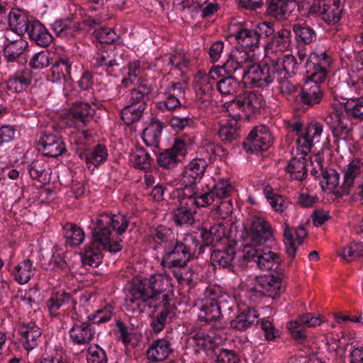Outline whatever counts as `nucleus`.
<instances>
[{"mask_svg":"<svg viewBox=\"0 0 363 363\" xmlns=\"http://www.w3.org/2000/svg\"><path fill=\"white\" fill-rule=\"evenodd\" d=\"M343 5L341 0H325L319 11L323 21L328 24H335L341 18Z\"/></svg>","mask_w":363,"mask_h":363,"instance_id":"21","label":"nucleus"},{"mask_svg":"<svg viewBox=\"0 0 363 363\" xmlns=\"http://www.w3.org/2000/svg\"><path fill=\"white\" fill-rule=\"evenodd\" d=\"M189 57L183 51H177L169 57L168 65L172 68L182 69L189 66Z\"/></svg>","mask_w":363,"mask_h":363,"instance_id":"64","label":"nucleus"},{"mask_svg":"<svg viewBox=\"0 0 363 363\" xmlns=\"http://www.w3.org/2000/svg\"><path fill=\"white\" fill-rule=\"evenodd\" d=\"M201 238L205 245H216L223 240L228 241L225 238L224 226L220 223L211 226L208 229H203L201 232Z\"/></svg>","mask_w":363,"mask_h":363,"instance_id":"38","label":"nucleus"},{"mask_svg":"<svg viewBox=\"0 0 363 363\" xmlns=\"http://www.w3.org/2000/svg\"><path fill=\"white\" fill-rule=\"evenodd\" d=\"M339 104L344 105V108H345L348 115L363 119V98L341 101Z\"/></svg>","mask_w":363,"mask_h":363,"instance_id":"59","label":"nucleus"},{"mask_svg":"<svg viewBox=\"0 0 363 363\" xmlns=\"http://www.w3.org/2000/svg\"><path fill=\"white\" fill-rule=\"evenodd\" d=\"M94 60L96 67H102L105 69L119 65L114 57V49L112 45H100Z\"/></svg>","mask_w":363,"mask_h":363,"instance_id":"31","label":"nucleus"},{"mask_svg":"<svg viewBox=\"0 0 363 363\" xmlns=\"http://www.w3.org/2000/svg\"><path fill=\"white\" fill-rule=\"evenodd\" d=\"M171 352L169 343L166 340L154 342L147 351V359L151 362L164 360Z\"/></svg>","mask_w":363,"mask_h":363,"instance_id":"34","label":"nucleus"},{"mask_svg":"<svg viewBox=\"0 0 363 363\" xmlns=\"http://www.w3.org/2000/svg\"><path fill=\"white\" fill-rule=\"evenodd\" d=\"M207 167V162L203 159H194L186 168L183 174L182 184H177V187L184 188L186 186L196 185L197 178L201 177Z\"/></svg>","mask_w":363,"mask_h":363,"instance_id":"20","label":"nucleus"},{"mask_svg":"<svg viewBox=\"0 0 363 363\" xmlns=\"http://www.w3.org/2000/svg\"><path fill=\"white\" fill-rule=\"evenodd\" d=\"M131 163L139 169H146L150 164V157L143 149L138 148L133 151L130 155Z\"/></svg>","mask_w":363,"mask_h":363,"instance_id":"58","label":"nucleus"},{"mask_svg":"<svg viewBox=\"0 0 363 363\" xmlns=\"http://www.w3.org/2000/svg\"><path fill=\"white\" fill-rule=\"evenodd\" d=\"M339 181L340 176L335 170L321 169L320 184L323 191L328 193L335 192L338 187Z\"/></svg>","mask_w":363,"mask_h":363,"instance_id":"45","label":"nucleus"},{"mask_svg":"<svg viewBox=\"0 0 363 363\" xmlns=\"http://www.w3.org/2000/svg\"><path fill=\"white\" fill-rule=\"evenodd\" d=\"M20 335L26 349L32 350L38 345L42 332L34 323H29L21 327Z\"/></svg>","mask_w":363,"mask_h":363,"instance_id":"30","label":"nucleus"},{"mask_svg":"<svg viewBox=\"0 0 363 363\" xmlns=\"http://www.w3.org/2000/svg\"><path fill=\"white\" fill-rule=\"evenodd\" d=\"M150 93V89L145 85H140L137 88L133 89L130 94V104L140 105L143 104L145 108V101Z\"/></svg>","mask_w":363,"mask_h":363,"instance_id":"62","label":"nucleus"},{"mask_svg":"<svg viewBox=\"0 0 363 363\" xmlns=\"http://www.w3.org/2000/svg\"><path fill=\"white\" fill-rule=\"evenodd\" d=\"M293 154H296V149L293 150ZM298 158H292L287 166V171L291 177L294 179L301 181L304 179L307 175L306 169V155H299Z\"/></svg>","mask_w":363,"mask_h":363,"instance_id":"39","label":"nucleus"},{"mask_svg":"<svg viewBox=\"0 0 363 363\" xmlns=\"http://www.w3.org/2000/svg\"><path fill=\"white\" fill-rule=\"evenodd\" d=\"M222 300L214 297H206L198 301L196 304L199 308L198 317L199 320L210 322L218 319L220 316V307Z\"/></svg>","mask_w":363,"mask_h":363,"instance_id":"17","label":"nucleus"},{"mask_svg":"<svg viewBox=\"0 0 363 363\" xmlns=\"http://www.w3.org/2000/svg\"><path fill=\"white\" fill-rule=\"evenodd\" d=\"M30 84L27 72H18L11 77L7 82V88L13 93H19L25 90Z\"/></svg>","mask_w":363,"mask_h":363,"instance_id":"50","label":"nucleus"},{"mask_svg":"<svg viewBox=\"0 0 363 363\" xmlns=\"http://www.w3.org/2000/svg\"><path fill=\"white\" fill-rule=\"evenodd\" d=\"M98 245L103 246L99 242L95 241L93 238L92 243L86 247L82 255V260L84 264L97 267L101 264L103 256Z\"/></svg>","mask_w":363,"mask_h":363,"instance_id":"41","label":"nucleus"},{"mask_svg":"<svg viewBox=\"0 0 363 363\" xmlns=\"http://www.w3.org/2000/svg\"><path fill=\"white\" fill-rule=\"evenodd\" d=\"M44 154L51 157L60 156L65 150V145L61 138L52 135H45L39 141Z\"/></svg>","mask_w":363,"mask_h":363,"instance_id":"24","label":"nucleus"},{"mask_svg":"<svg viewBox=\"0 0 363 363\" xmlns=\"http://www.w3.org/2000/svg\"><path fill=\"white\" fill-rule=\"evenodd\" d=\"M279 65L274 60L266 62L263 67L257 64L250 65L242 75V82L245 86L264 87L279 79V69H274Z\"/></svg>","mask_w":363,"mask_h":363,"instance_id":"4","label":"nucleus"},{"mask_svg":"<svg viewBox=\"0 0 363 363\" xmlns=\"http://www.w3.org/2000/svg\"><path fill=\"white\" fill-rule=\"evenodd\" d=\"M163 125L158 119H153L143 130L142 138L147 146H156L158 145Z\"/></svg>","mask_w":363,"mask_h":363,"instance_id":"35","label":"nucleus"},{"mask_svg":"<svg viewBox=\"0 0 363 363\" xmlns=\"http://www.w3.org/2000/svg\"><path fill=\"white\" fill-rule=\"evenodd\" d=\"M218 343V340L216 337L210 336L201 328L192 330L186 341L187 347L195 353L212 350Z\"/></svg>","mask_w":363,"mask_h":363,"instance_id":"14","label":"nucleus"},{"mask_svg":"<svg viewBox=\"0 0 363 363\" xmlns=\"http://www.w3.org/2000/svg\"><path fill=\"white\" fill-rule=\"evenodd\" d=\"M140 65L139 61H134L124 69V76L122 79L123 86H128L138 82V76L140 74Z\"/></svg>","mask_w":363,"mask_h":363,"instance_id":"56","label":"nucleus"},{"mask_svg":"<svg viewBox=\"0 0 363 363\" xmlns=\"http://www.w3.org/2000/svg\"><path fill=\"white\" fill-rule=\"evenodd\" d=\"M269 61L274 60L279 65L274 67V69H279V77L283 74V78L291 77L294 74L297 69V62L296 58L292 55H286L279 58H272L269 56Z\"/></svg>","mask_w":363,"mask_h":363,"instance_id":"37","label":"nucleus"},{"mask_svg":"<svg viewBox=\"0 0 363 363\" xmlns=\"http://www.w3.org/2000/svg\"><path fill=\"white\" fill-rule=\"evenodd\" d=\"M144 109L143 104L127 105L121 111V118L125 123L131 124L141 117Z\"/></svg>","mask_w":363,"mask_h":363,"instance_id":"52","label":"nucleus"},{"mask_svg":"<svg viewBox=\"0 0 363 363\" xmlns=\"http://www.w3.org/2000/svg\"><path fill=\"white\" fill-rule=\"evenodd\" d=\"M359 80L363 82L362 74H357V79H352L351 83L346 82H340L335 87V94L340 96L343 100L342 101L354 99V94H356L357 91V86Z\"/></svg>","mask_w":363,"mask_h":363,"instance_id":"40","label":"nucleus"},{"mask_svg":"<svg viewBox=\"0 0 363 363\" xmlns=\"http://www.w3.org/2000/svg\"><path fill=\"white\" fill-rule=\"evenodd\" d=\"M318 83L312 80L311 78H309V80L306 82L301 94V100L303 103L313 105L320 101L322 92L320 86L318 85Z\"/></svg>","mask_w":363,"mask_h":363,"instance_id":"36","label":"nucleus"},{"mask_svg":"<svg viewBox=\"0 0 363 363\" xmlns=\"http://www.w3.org/2000/svg\"><path fill=\"white\" fill-rule=\"evenodd\" d=\"M258 316L259 314L254 308H249L247 311L240 313L231 321V327L238 330H245L257 323Z\"/></svg>","mask_w":363,"mask_h":363,"instance_id":"42","label":"nucleus"},{"mask_svg":"<svg viewBox=\"0 0 363 363\" xmlns=\"http://www.w3.org/2000/svg\"><path fill=\"white\" fill-rule=\"evenodd\" d=\"M67 245L76 247L81 245L85 238L83 230L73 223H67L64 227Z\"/></svg>","mask_w":363,"mask_h":363,"instance_id":"46","label":"nucleus"},{"mask_svg":"<svg viewBox=\"0 0 363 363\" xmlns=\"http://www.w3.org/2000/svg\"><path fill=\"white\" fill-rule=\"evenodd\" d=\"M273 138L269 128L264 125L254 128L249 133L244 148L247 152L267 150L272 144Z\"/></svg>","mask_w":363,"mask_h":363,"instance_id":"10","label":"nucleus"},{"mask_svg":"<svg viewBox=\"0 0 363 363\" xmlns=\"http://www.w3.org/2000/svg\"><path fill=\"white\" fill-rule=\"evenodd\" d=\"M243 115L250 116L263 105V99L255 91H246L238 96Z\"/></svg>","mask_w":363,"mask_h":363,"instance_id":"29","label":"nucleus"},{"mask_svg":"<svg viewBox=\"0 0 363 363\" xmlns=\"http://www.w3.org/2000/svg\"><path fill=\"white\" fill-rule=\"evenodd\" d=\"M218 135L223 141H232L238 135L237 133V121L230 119L227 121H223L220 123Z\"/></svg>","mask_w":363,"mask_h":363,"instance_id":"53","label":"nucleus"},{"mask_svg":"<svg viewBox=\"0 0 363 363\" xmlns=\"http://www.w3.org/2000/svg\"><path fill=\"white\" fill-rule=\"evenodd\" d=\"M295 0H272L267 8V13L277 20H282L296 7Z\"/></svg>","mask_w":363,"mask_h":363,"instance_id":"25","label":"nucleus"},{"mask_svg":"<svg viewBox=\"0 0 363 363\" xmlns=\"http://www.w3.org/2000/svg\"><path fill=\"white\" fill-rule=\"evenodd\" d=\"M199 245L198 242L191 235L184 239V242H177L165 248L162 264L166 267H183L190 259Z\"/></svg>","mask_w":363,"mask_h":363,"instance_id":"5","label":"nucleus"},{"mask_svg":"<svg viewBox=\"0 0 363 363\" xmlns=\"http://www.w3.org/2000/svg\"><path fill=\"white\" fill-rule=\"evenodd\" d=\"M69 296L66 293H57L52 295L47 302V307L52 315H55V312L57 311L62 305L67 303Z\"/></svg>","mask_w":363,"mask_h":363,"instance_id":"63","label":"nucleus"},{"mask_svg":"<svg viewBox=\"0 0 363 363\" xmlns=\"http://www.w3.org/2000/svg\"><path fill=\"white\" fill-rule=\"evenodd\" d=\"M213 186L211 189L215 196L218 199H224L230 196L234 191V187L226 177H214Z\"/></svg>","mask_w":363,"mask_h":363,"instance_id":"48","label":"nucleus"},{"mask_svg":"<svg viewBox=\"0 0 363 363\" xmlns=\"http://www.w3.org/2000/svg\"><path fill=\"white\" fill-rule=\"evenodd\" d=\"M257 250V265L262 270H270L276 268L280 262V258L279 255L272 252L269 248H262L261 250L260 246L255 247ZM255 257H254L255 258Z\"/></svg>","mask_w":363,"mask_h":363,"instance_id":"27","label":"nucleus"},{"mask_svg":"<svg viewBox=\"0 0 363 363\" xmlns=\"http://www.w3.org/2000/svg\"><path fill=\"white\" fill-rule=\"evenodd\" d=\"M343 172L342 191L363 198V163L359 160H353L347 164Z\"/></svg>","mask_w":363,"mask_h":363,"instance_id":"8","label":"nucleus"},{"mask_svg":"<svg viewBox=\"0 0 363 363\" xmlns=\"http://www.w3.org/2000/svg\"><path fill=\"white\" fill-rule=\"evenodd\" d=\"M79 157L85 161L89 169L94 170L106 161L108 150L105 146L98 145L94 148L81 153Z\"/></svg>","mask_w":363,"mask_h":363,"instance_id":"22","label":"nucleus"},{"mask_svg":"<svg viewBox=\"0 0 363 363\" xmlns=\"http://www.w3.org/2000/svg\"><path fill=\"white\" fill-rule=\"evenodd\" d=\"M291 32L286 29H281L273 37L265 48L267 55L276 52H283L291 46Z\"/></svg>","mask_w":363,"mask_h":363,"instance_id":"23","label":"nucleus"},{"mask_svg":"<svg viewBox=\"0 0 363 363\" xmlns=\"http://www.w3.org/2000/svg\"><path fill=\"white\" fill-rule=\"evenodd\" d=\"M128 225L125 216L121 213L100 214L95 220H91L89 228L92 230V237L95 241L99 242L104 249L111 252H119L122 247L119 241L114 240L113 236L107 228L111 226L118 235L123 233Z\"/></svg>","mask_w":363,"mask_h":363,"instance_id":"2","label":"nucleus"},{"mask_svg":"<svg viewBox=\"0 0 363 363\" xmlns=\"http://www.w3.org/2000/svg\"><path fill=\"white\" fill-rule=\"evenodd\" d=\"M69 335L75 344L85 345L92 340L94 331L90 324L83 323L74 325L69 330Z\"/></svg>","mask_w":363,"mask_h":363,"instance_id":"32","label":"nucleus"},{"mask_svg":"<svg viewBox=\"0 0 363 363\" xmlns=\"http://www.w3.org/2000/svg\"><path fill=\"white\" fill-rule=\"evenodd\" d=\"M94 109L87 103L74 104L67 113V124L69 126L77 127L80 123L84 124L92 116Z\"/></svg>","mask_w":363,"mask_h":363,"instance_id":"19","label":"nucleus"},{"mask_svg":"<svg viewBox=\"0 0 363 363\" xmlns=\"http://www.w3.org/2000/svg\"><path fill=\"white\" fill-rule=\"evenodd\" d=\"M28 43L22 38L9 42L5 45L4 50V57L8 62L15 61L21 55Z\"/></svg>","mask_w":363,"mask_h":363,"instance_id":"49","label":"nucleus"},{"mask_svg":"<svg viewBox=\"0 0 363 363\" xmlns=\"http://www.w3.org/2000/svg\"><path fill=\"white\" fill-rule=\"evenodd\" d=\"M264 194L270 206L276 211L282 213L287 208L288 202L283 196L272 194L267 188L264 189Z\"/></svg>","mask_w":363,"mask_h":363,"instance_id":"60","label":"nucleus"},{"mask_svg":"<svg viewBox=\"0 0 363 363\" xmlns=\"http://www.w3.org/2000/svg\"><path fill=\"white\" fill-rule=\"evenodd\" d=\"M327 123L333 136L345 143L352 130V122L342 104H333L332 110L327 118Z\"/></svg>","mask_w":363,"mask_h":363,"instance_id":"6","label":"nucleus"},{"mask_svg":"<svg viewBox=\"0 0 363 363\" xmlns=\"http://www.w3.org/2000/svg\"><path fill=\"white\" fill-rule=\"evenodd\" d=\"M338 255L346 262H352L363 255V243L351 242Z\"/></svg>","mask_w":363,"mask_h":363,"instance_id":"54","label":"nucleus"},{"mask_svg":"<svg viewBox=\"0 0 363 363\" xmlns=\"http://www.w3.org/2000/svg\"><path fill=\"white\" fill-rule=\"evenodd\" d=\"M293 30L296 40L304 44H310L316 38L315 30L305 24H294Z\"/></svg>","mask_w":363,"mask_h":363,"instance_id":"51","label":"nucleus"},{"mask_svg":"<svg viewBox=\"0 0 363 363\" xmlns=\"http://www.w3.org/2000/svg\"><path fill=\"white\" fill-rule=\"evenodd\" d=\"M35 267L33 262L26 259L19 262L12 271L13 279L19 284H25L28 283L35 274Z\"/></svg>","mask_w":363,"mask_h":363,"instance_id":"28","label":"nucleus"},{"mask_svg":"<svg viewBox=\"0 0 363 363\" xmlns=\"http://www.w3.org/2000/svg\"><path fill=\"white\" fill-rule=\"evenodd\" d=\"M70 70L71 64L68 59L62 58L52 67L50 80L56 83L65 81L69 77Z\"/></svg>","mask_w":363,"mask_h":363,"instance_id":"44","label":"nucleus"},{"mask_svg":"<svg viewBox=\"0 0 363 363\" xmlns=\"http://www.w3.org/2000/svg\"><path fill=\"white\" fill-rule=\"evenodd\" d=\"M273 237V230L263 217L254 216L247 229L243 244H249L254 249L269 240Z\"/></svg>","mask_w":363,"mask_h":363,"instance_id":"7","label":"nucleus"},{"mask_svg":"<svg viewBox=\"0 0 363 363\" xmlns=\"http://www.w3.org/2000/svg\"><path fill=\"white\" fill-rule=\"evenodd\" d=\"M171 195L177 206L174 212L175 221L179 225H191L194 222V214L196 213L194 206L191 204L183 203L184 201L186 202L187 198L182 195L180 187H177Z\"/></svg>","mask_w":363,"mask_h":363,"instance_id":"11","label":"nucleus"},{"mask_svg":"<svg viewBox=\"0 0 363 363\" xmlns=\"http://www.w3.org/2000/svg\"><path fill=\"white\" fill-rule=\"evenodd\" d=\"M330 65V59L323 49H315L307 58L305 67L308 76L316 82H323L327 75L328 69Z\"/></svg>","mask_w":363,"mask_h":363,"instance_id":"9","label":"nucleus"},{"mask_svg":"<svg viewBox=\"0 0 363 363\" xmlns=\"http://www.w3.org/2000/svg\"><path fill=\"white\" fill-rule=\"evenodd\" d=\"M86 360L88 363H107V357L101 347L93 345L87 350Z\"/></svg>","mask_w":363,"mask_h":363,"instance_id":"61","label":"nucleus"},{"mask_svg":"<svg viewBox=\"0 0 363 363\" xmlns=\"http://www.w3.org/2000/svg\"><path fill=\"white\" fill-rule=\"evenodd\" d=\"M257 53L254 49L234 48L228 55V58L224 64V68L228 72H235L256 60Z\"/></svg>","mask_w":363,"mask_h":363,"instance_id":"13","label":"nucleus"},{"mask_svg":"<svg viewBox=\"0 0 363 363\" xmlns=\"http://www.w3.org/2000/svg\"><path fill=\"white\" fill-rule=\"evenodd\" d=\"M307 235L303 227L290 228L287 223L284 225V241L287 255L293 258L296 256L298 247L301 245Z\"/></svg>","mask_w":363,"mask_h":363,"instance_id":"15","label":"nucleus"},{"mask_svg":"<svg viewBox=\"0 0 363 363\" xmlns=\"http://www.w3.org/2000/svg\"><path fill=\"white\" fill-rule=\"evenodd\" d=\"M235 40L242 48L255 50L258 47L259 38L258 33L253 29H250L246 27L240 28L235 34Z\"/></svg>","mask_w":363,"mask_h":363,"instance_id":"33","label":"nucleus"},{"mask_svg":"<svg viewBox=\"0 0 363 363\" xmlns=\"http://www.w3.org/2000/svg\"><path fill=\"white\" fill-rule=\"evenodd\" d=\"M127 310L144 311L146 308H166L173 295L171 277L164 274H155L149 278L135 280L129 291Z\"/></svg>","mask_w":363,"mask_h":363,"instance_id":"1","label":"nucleus"},{"mask_svg":"<svg viewBox=\"0 0 363 363\" xmlns=\"http://www.w3.org/2000/svg\"><path fill=\"white\" fill-rule=\"evenodd\" d=\"M29 35L38 45L45 47L52 41V36L39 21L34 22L29 30Z\"/></svg>","mask_w":363,"mask_h":363,"instance_id":"43","label":"nucleus"},{"mask_svg":"<svg viewBox=\"0 0 363 363\" xmlns=\"http://www.w3.org/2000/svg\"><path fill=\"white\" fill-rule=\"evenodd\" d=\"M325 0H301L297 6L299 12L305 16H310L320 11Z\"/></svg>","mask_w":363,"mask_h":363,"instance_id":"55","label":"nucleus"},{"mask_svg":"<svg viewBox=\"0 0 363 363\" xmlns=\"http://www.w3.org/2000/svg\"><path fill=\"white\" fill-rule=\"evenodd\" d=\"M218 247L211 252V260L214 265L222 267L230 266L244 267L245 263L254 259L257 250L249 244L228 243Z\"/></svg>","mask_w":363,"mask_h":363,"instance_id":"3","label":"nucleus"},{"mask_svg":"<svg viewBox=\"0 0 363 363\" xmlns=\"http://www.w3.org/2000/svg\"><path fill=\"white\" fill-rule=\"evenodd\" d=\"M323 130V125L320 123L310 124L296 140V154L306 155L313 145L320 141Z\"/></svg>","mask_w":363,"mask_h":363,"instance_id":"12","label":"nucleus"},{"mask_svg":"<svg viewBox=\"0 0 363 363\" xmlns=\"http://www.w3.org/2000/svg\"><path fill=\"white\" fill-rule=\"evenodd\" d=\"M182 195L187 198L184 204H191L196 207H206L211 205L214 201V194L211 190L199 194L196 191V185L186 186L181 188Z\"/></svg>","mask_w":363,"mask_h":363,"instance_id":"18","label":"nucleus"},{"mask_svg":"<svg viewBox=\"0 0 363 363\" xmlns=\"http://www.w3.org/2000/svg\"><path fill=\"white\" fill-rule=\"evenodd\" d=\"M184 84L182 83H172L165 91L161 93L163 96L157 102V106L162 110H172L181 105L180 98L184 94Z\"/></svg>","mask_w":363,"mask_h":363,"instance_id":"16","label":"nucleus"},{"mask_svg":"<svg viewBox=\"0 0 363 363\" xmlns=\"http://www.w3.org/2000/svg\"><path fill=\"white\" fill-rule=\"evenodd\" d=\"M9 23L11 29L21 34L28 30V18L25 13L19 9H13L9 15Z\"/></svg>","mask_w":363,"mask_h":363,"instance_id":"47","label":"nucleus"},{"mask_svg":"<svg viewBox=\"0 0 363 363\" xmlns=\"http://www.w3.org/2000/svg\"><path fill=\"white\" fill-rule=\"evenodd\" d=\"M256 281L262 292L268 294L274 298L280 294L282 287L281 276L263 275L256 277Z\"/></svg>","mask_w":363,"mask_h":363,"instance_id":"26","label":"nucleus"},{"mask_svg":"<svg viewBox=\"0 0 363 363\" xmlns=\"http://www.w3.org/2000/svg\"><path fill=\"white\" fill-rule=\"evenodd\" d=\"M240 82L233 77H228L217 82V89L223 95L236 93L240 89Z\"/></svg>","mask_w":363,"mask_h":363,"instance_id":"57","label":"nucleus"}]
</instances>
